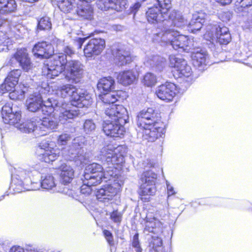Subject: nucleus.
<instances>
[{
    "mask_svg": "<svg viewBox=\"0 0 252 252\" xmlns=\"http://www.w3.org/2000/svg\"><path fill=\"white\" fill-rule=\"evenodd\" d=\"M9 252H25V251L20 246H13L10 248Z\"/></svg>",
    "mask_w": 252,
    "mask_h": 252,
    "instance_id": "bf43d9fd",
    "label": "nucleus"
},
{
    "mask_svg": "<svg viewBox=\"0 0 252 252\" xmlns=\"http://www.w3.org/2000/svg\"><path fill=\"white\" fill-rule=\"evenodd\" d=\"M215 1L221 6H225L231 3L233 0H215Z\"/></svg>",
    "mask_w": 252,
    "mask_h": 252,
    "instance_id": "052dcab7",
    "label": "nucleus"
},
{
    "mask_svg": "<svg viewBox=\"0 0 252 252\" xmlns=\"http://www.w3.org/2000/svg\"><path fill=\"white\" fill-rule=\"evenodd\" d=\"M98 96L104 107L114 104L117 101L124 100L127 97V94L125 91L120 90L115 91L112 93L111 92L99 93Z\"/></svg>",
    "mask_w": 252,
    "mask_h": 252,
    "instance_id": "f8f14e48",
    "label": "nucleus"
},
{
    "mask_svg": "<svg viewBox=\"0 0 252 252\" xmlns=\"http://www.w3.org/2000/svg\"><path fill=\"white\" fill-rule=\"evenodd\" d=\"M43 69L42 73L48 78L53 79L64 72L68 66L64 74L65 79L72 83L80 82L83 76V71L81 64L78 61L70 60L67 62V57L63 53H60L52 56Z\"/></svg>",
    "mask_w": 252,
    "mask_h": 252,
    "instance_id": "7ed1b4c3",
    "label": "nucleus"
},
{
    "mask_svg": "<svg viewBox=\"0 0 252 252\" xmlns=\"http://www.w3.org/2000/svg\"><path fill=\"white\" fill-rule=\"evenodd\" d=\"M116 63L119 66H124L133 62V58L129 53L124 50L118 49L115 54Z\"/></svg>",
    "mask_w": 252,
    "mask_h": 252,
    "instance_id": "b1692460",
    "label": "nucleus"
},
{
    "mask_svg": "<svg viewBox=\"0 0 252 252\" xmlns=\"http://www.w3.org/2000/svg\"><path fill=\"white\" fill-rule=\"evenodd\" d=\"M70 102L72 105L78 107H87L90 105L92 100L90 97L84 93H78L77 89L76 88L70 95Z\"/></svg>",
    "mask_w": 252,
    "mask_h": 252,
    "instance_id": "f3484780",
    "label": "nucleus"
},
{
    "mask_svg": "<svg viewBox=\"0 0 252 252\" xmlns=\"http://www.w3.org/2000/svg\"><path fill=\"white\" fill-rule=\"evenodd\" d=\"M25 0L29 2H33L34 1H37L38 0Z\"/></svg>",
    "mask_w": 252,
    "mask_h": 252,
    "instance_id": "338daca9",
    "label": "nucleus"
},
{
    "mask_svg": "<svg viewBox=\"0 0 252 252\" xmlns=\"http://www.w3.org/2000/svg\"><path fill=\"white\" fill-rule=\"evenodd\" d=\"M9 92V97L12 100H19L24 98L25 92L21 89H14Z\"/></svg>",
    "mask_w": 252,
    "mask_h": 252,
    "instance_id": "a19ab883",
    "label": "nucleus"
},
{
    "mask_svg": "<svg viewBox=\"0 0 252 252\" xmlns=\"http://www.w3.org/2000/svg\"><path fill=\"white\" fill-rule=\"evenodd\" d=\"M71 136L70 134L63 133L60 135L57 138V142L59 145H65L70 140Z\"/></svg>",
    "mask_w": 252,
    "mask_h": 252,
    "instance_id": "09e8293b",
    "label": "nucleus"
},
{
    "mask_svg": "<svg viewBox=\"0 0 252 252\" xmlns=\"http://www.w3.org/2000/svg\"><path fill=\"white\" fill-rule=\"evenodd\" d=\"M91 182H93L92 180L84 177L83 180V183L80 187V192L81 194L85 196L89 195L92 193L93 191L92 187L98 186V185H92L90 184Z\"/></svg>",
    "mask_w": 252,
    "mask_h": 252,
    "instance_id": "473e14b6",
    "label": "nucleus"
},
{
    "mask_svg": "<svg viewBox=\"0 0 252 252\" xmlns=\"http://www.w3.org/2000/svg\"><path fill=\"white\" fill-rule=\"evenodd\" d=\"M126 152L125 146L108 144L103 147L102 151L108 165L106 169L100 164L92 163L87 166L88 172L84 173V177L92 180L90 183L92 185H99L103 182L117 181L123 172Z\"/></svg>",
    "mask_w": 252,
    "mask_h": 252,
    "instance_id": "f257e3e1",
    "label": "nucleus"
},
{
    "mask_svg": "<svg viewBox=\"0 0 252 252\" xmlns=\"http://www.w3.org/2000/svg\"><path fill=\"white\" fill-rule=\"evenodd\" d=\"M157 2L156 5L161 11L162 14L168 15L169 10L171 8V0H155Z\"/></svg>",
    "mask_w": 252,
    "mask_h": 252,
    "instance_id": "c9c22d12",
    "label": "nucleus"
},
{
    "mask_svg": "<svg viewBox=\"0 0 252 252\" xmlns=\"http://www.w3.org/2000/svg\"><path fill=\"white\" fill-rule=\"evenodd\" d=\"M97 88L100 93L111 92L115 88V80L111 76L101 77L97 82Z\"/></svg>",
    "mask_w": 252,
    "mask_h": 252,
    "instance_id": "4be33fe9",
    "label": "nucleus"
},
{
    "mask_svg": "<svg viewBox=\"0 0 252 252\" xmlns=\"http://www.w3.org/2000/svg\"><path fill=\"white\" fill-rule=\"evenodd\" d=\"M40 109L43 113V114L45 116H49L51 113L53 112L54 108L52 106V105H46L43 103L42 104V107H41Z\"/></svg>",
    "mask_w": 252,
    "mask_h": 252,
    "instance_id": "864d4df0",
    "label": "nucleus"
},
{
    "mask_svg": "<svg viewBox=\"0 0 252 252\" xmlns=\"http://www.w3.org/2000/svg\"><path fill=\"white\" fill-rule=\"evenodd\" d=\"M166 14H162L161 11L156 5L149 8L146 12V16L147 21L151 24H156L165 20Z\"/></svg>",
    "mask_w": 252,
    "mask_h": 252,
    "instance_id": "6ab92c4d",
    "label": "nucleus"
},
{
    "mask_svg": "<svg viewBox=\"0 0 252 252\" xmlns=\"http://www.w3.org/2000/svg\"><path fill=\"white\" fill-rule=\"evenodd\" d=\"M157 191L156 186L141 183L137 190L138 198L143 203L149 202Z\"/></svg>",
    "mask_w": 252,
    "mask_h": 252,
    "instance_id": "dca6fc26",
    "label": "nucleus"
},
{
    "mask_svg": "<svg viewBox=\"0 0 252 252\" xmlns=\"http://www.w3.org/2000/svg\"><path fill=\"white\" fill-rule=\"evenodd\" d=\"M37 29L40 31H50L52 29V23L50 18L46 16L40 18L38 20Z\"/></svg>",
    "mask_w": 252,
    "mask_h": 252,
    "instance_id": "2f4dec72",
    "label": "nucleus"
},
{
    "mask_svg": "<svg viewBox=\"0 0 252 252\" xmlns=\"http://www.w3.org/2000/svg\"><path fill=\"white\" fill-rule=\"evenodd\" d=\"M162 35L163 39H167V42L170 43L175 50L181 49L185 51L190 46L191 41L188 36L177 34L171 30L164 31Z\"/></svg>",
    "mask_w": 252,
    "mask_h": 252,
    "instance_id": "0eeeda50",
    "label": "nucleus"
},
{
    "mask_svg": "<svg viewBox=\"0 0 252 252\" xmlns=\"http://www.w3.org/2000/svg\"><path fill=\"white\" fill-rule=\"evenodd\" d=\"M27 109L31 112H36L42 107L43 100L41 96L39 95H32L27 100Z\"/></svg>",
    "mask_w": 252,
    "mask_h": 252,
    "instance_id": "cd10ccee",
    "label": "nucleus"
},
{
    "mask_svg": "<svg viewBox=\"0 0 252 252\" xmlns=\"http://www.w3.org/2000/svg\"><path fill=\"white\" fill-rule=\"evenodd\" d=\"M40 185L42 188L51 189L56 186L55 179L51 175H46L40 182Z\"/></svg>",
    "mask_w": 252,
    "mask_h": 252,
    "instance_id": "e433bc0d",
    "label": "nucleus"
},
{
    "mask_svg": "<svg viewBox=\"0 0 252 252\" xmlns=\"http://www.w3.org/2000/svg\"><path fill=\"white\" fill-rule=\"evenodd\" d=\"M141 82L147 87H152L157 82L156 76L151 72H147L143 76Z\"/></svg>",
    "mask_w": 252,
    "mask_h": 252,
    "instance_id": "f704fd0d",
    "label": "nucleus"
},
{
    "mask_svg": "<svg viewBox=\"0 0 252 252\" xmlns=\"http://www.w3.org/2000/svg\"><path fill=\"white\" fill-rule=\"evenodd\" d=\"M204 21V19L201 18L199 16L195 19H192L189 23L191 32H194L200 30L202 28Z\"/></svg>",
    "mask_w": 252,
    "mask_h": 252,
    "instance_id": "4c0bfd02",
    "label": "nucleus"
},
{
    "mask_svg": "<svg viewBox=\"0 0 252 252\" xmlns=\"http://www.w3.org/2000/svg\"><path fill=\"white\" fill-rule=\"evenodd\" d=\"M59 8L65 13H70L75 7V0H56Z\"/></svg>",
    "mask_w": 252,
    "mask_h": 252,
    "instance_id": "c756f323",
    "label": "nucleus"
},
{
    "mask_svg": "<svg viewBox=\"0 0 252 252\" xmlns=\"http://www.w3.org/2000/svg\"><path fill=\"white\" fill-rule=\"evenodd\" d=\"M118 189L110 184L102 185L95 191L97 199L103 201L111 200L117 194Z\"/></svg>",
    "mask_w": 252,
    "mask_h": 252,
    "instance_id": "2eb2a0df",
    "label": "nucleus"
},
{
    "mask_svg": "<svg viewBox=\"0 0 252 252\" xmlns=\"http://www.w3.org/2000/svg\"><path fill=\"white\" fill-rule=\"evenodd\" d=\"M102 232L108 244L110 246H113L114 245V243L112 233L107 229H104Z\"/></svg>",
    "mask_w": 252,
    "mask_h": 252,
    "instance_id": "3c124183",
    "label": "nucleus"
},
{
    "mask_svg": "<svg viewBox=\"0 0 252 252\" xmlns=\"http://www.w3.org/2000/svg\"><path fill=\"white\" fill-rule=\"evenodd\" d=\"M21 75V71L19 69H14L10 71L7 74L5 78L7 80L18 83L19 79Z\"/></svg>",
    "mask_w": 252,
    "mask_h": 252,
    "instance_id": "c03bdc74",
    "label": "nucleus"
},
{
    "mask_svg": "<svg viewBox=\"0 0 252 252\" xmlns=\"http://www.w3.org/2000/svg\"><path fill=\"white\" fill-rule=\"evenodd\" d=\"M103 6L100 5L102 10L113 9L117 11H122L125 8L126 0H106L102 3Z\"/></svg>",
    "mask_w": 252,
    "mask_h": 252,
    "instance_id": "5701e85b",
    "label": "nucleus"
},
{
    "mask_svg": "<svg viewBox=\"0 0 252 252\" xmlns=\"http://www.w3.org/2000/svg\"><path fill=\"white\" fill-rule=\"evenodd\" d=\"M75 145V143H73V144L71 145V146L70 147V148H69V151H73V149L74 148Z\"/></svg>",
    "mask_w": 252,
    "mask_h": 252,
    "instance_id": "69168bd1",
    "label": "nucleus"
},
{
    "mask_svg": "<svg viewBox=\"0 0 252 252\" xmlns=\"http://www.w3.org/2000/svg\"><path fill=\"white\" fill-rule=\"evenodd\" d=\"M235 5L237 12H243L246 8L252 6V0H236Z\"/></svg>",
    "mask_w": 252,
    "mask_h": 252,
    "instance_id": "58836bf2",
    "label": "nucleus"
},
{
    "mask_svg": "<svg viewBox=\"0 0 252 252\" xmlns=\"http://www.w3.org/2000/svg\"><path fill=\"white\" fill-rule=\"evenodd\" d=\"M5 43V40H4V41L2 42L1 43L4 44V43ZM7 42H6V43H7Z\"/></svg>",
    "mask_w": 252,
    "mask_h": 252,
    "instance_id": "774afa93",
    "label": "nucleus"
},
{
    "mask_svg": "<svg viewBox=\"0 0 252 252\" xmlns=\"http://www.w3.org/2000/svg\"><path fill=\"white\" fill-rule=\"evenodd\" d=\"M63 54H64L66 57H67V56L71 57L73 55L75 54V51H74L73 48L71 47L68 46V45L65 46L63 48Z\"/></svg>",
    "mask_w": 252,
    "mask_h": 252,
    "instance_id": "6e6d98bb",
    "label": "nucleus"
},
{
    "mask_svg": "<svg viewBox=\"0 0 252 252\" xmlns=\"http://www.w3.org/2000/svg\"><path fill=\"white\" fill-rule=\"evenodd\" d=\"M106 47L105 40L100 37H93L89 39L83 48L84 56L91 58L101 54Z\"/></svg>",
    "mask_w": 252,
    "mask_h": 252,
    "instance_id": "6e6552de",
    "label": "nucleus"
},
{
    "mask_svg": "<svg viewBox=\"0 0 252 252\" xmlns=\"http://www.w3.org/2000/svg\"><path fill=\"white\" fill-rule=\"evenodd\" d=\"M162 223L158 219L146 216L145 219L144 231L153 233H156L157 229L161 228Z\"/></svg>",
    "mask_w": 252,
    "mask_h": 252,
    "instance_id": "bb28decb",
    "label": "nucleus"
},
{
    "mask_svg": "<svg viewBox=\"0 0 252 252\" xmlns=\"http://www.w3.org/2000/svg\"><path fill=\"white\" fill-rule=\"evenodd\" d=\"M132 246L135 248L136 252H142V249L140 247V242L139 240V234L136 233L132 238Z\"/></svg>",
    "mask_w": 252,
    "mask_h": 252,
    "instance_id": "8fccbe9b",
    "label": "nucleus"
},
{
    "mask_svg": "<svg viewBox=\"0 0 252 252\" xmlns=\"http://www.w3.org/2000/svg\"><path fill=\"white\" fill-rule=\"evenodd\" d=\"M38 146L41 150H44V152L38 156L41 162L51 163L60 156L59 152H57L54 148L50 147L48 141H43L39 144Z\"/></svg>",
    "mask_w": 252,
    "mask_h": 252,
    "instance_id": "ddd939ff",
    "label": "nucleus"
},
{
    "mask_svg": "<svg viewBox=\"0 0 252 252\" xmlns=\"http://www.w3.org/2000/svg\"><path fill=\"white\" fill-rule=\"evenodd\" d=\"M168 196H172L175 194L176 192L174 190V188L172 187H170L168 189L167 191Z\"/></svg>",
    "mask_w": 252,
    "mask_h": 252,
    "instance_id": "e2e57ef3",
    "label": "nucleus"
},
{
    "mask_svg": "<svg viewBox=\"0 0 252 252\" xmlns=\"http://www.w3.org/2000/svg\"><path fill=\"white\" fill-rule=\"evenodd\" d=\"M136 125L143 139L154 142L164 134L167 124L158 110L148 108L137 114Z\"/></svg>",
    "mask_w": 252,
    "mask_h": 252,
    "instance_id": "f03ea898",
    "label": "nucleus"
},
{
    "mask_svg": "<svg viewBox=\"0 0 252 252\" xmlns=\"http://www.w3.org/2000/svg\"><path fill=\"white\" fill-rule=\"evenodd\" d=\"M35 127V123L31 121H27L20 125V129L26 133L33 131Z\"/></svg>",
    "mask_w": 252,
    "mask_h": 252,
    "instance_id": "37998d69",
    "label": "nucleus"
},
{
    "mask_svg": "<svg viewBox=\"0 0 252 252\" xmlns=\"http://www.w3.org/2000/svg\"><path fill=\"white\" fill-rule=\"evenodd\" d=\"M11 186L16 193L21 192L26 189L23 182L17 178H14L12 180Z\"/></svg>",
    "mask_w": 252,
    "mask_h": 252,
    "instance_id": "ea45409f",
    "label": "nucleus"
},
{
    "mask_svg": "<svg viewBox=\"0 0 252 252\" xmlns=\"http://www.w3.org/2000/svg\"><path fill=\"white\" fill-rule=\"evenodd\" d=\"M1 117L3 122L9 125H14L19 124L21 119V112H12V108L4 105L1 109Z\"/></svg>",
    "mask_w": 252,
    "mask_h": 252,
    "instance_id": "4468645a",
    "label": "nucleus"
},
{
    "mask_svg": "<svg viewBox=\"0 0 252 252\" xmlns=\"http://www.w3.org/2000/svg\"><path fill=\"white\" fill-rule=\"evenodd\" d=\"M18 83L5 78L3 82L0 85V94H3L15 89Z\"/></svg>",
    "mask_w": 252,
    "mask_h": 252,
    "instance_id": "72a5a7b5",
    "label": "nucleus"
},
{
    "mask_svg": "<svg viewBox=\"0 0 252 252\" xmlns=\"http://www.w3.org/2000/svg\"><path fill=\"white\" fill-rule=\"evenodd\" d=\"M155 94L160 100L171 102L177 94V86L174 83L166 82L158 87Z\"/></svg>",
    "mask_w": 252,
    "mask_h": 252,
    "instance_id": "9b49d317",
    "label": "nucleus"
},
{
    "mask_svg": "<svg viewBox=\"0 0 252 252\" xmlns=\"http://www.w3.org/2000/svg\"><path fill=\"white\" fill-rule=\"evenodd\" d=\"M168 66L174 77L184 79H192L193 72L191 67L184 58L178 57L174 54L169 55Z\"/></svg>",
    "mask_w": 252,
    "mask_h": 252,
    "instance_id": "20e7f679",
    "label": "nucleus"
},
{
    "mask_svg": "<svg viewBox=\"0 0 252 252\" xmlns=\"http://www.w3.org/2000/svg\"><path fill=\"white\" fill-rule=\"evenodd\" d=\"M88 38V37H77L74 39L73 43L77 47V49H81L83 43L87 40Z\"/></svg>",
    "mask_w": 252,
    "mask_h": 252,
    "instance_id": "5fc2aeb1",
    "label": "nucleus"
},
{
    "mask_svg": "<svg viewBox=\"0 0 252 252\" xmlns=\"http://www.w3.org/2000/svg\"><path fill=\"white\" fill-rule=\"evenodd\" d=\"M157 179V174L152 169H148L141 173L139 180L141 184L156 186Z\"/></svg>",
    "mask_w": 252,
    "mask_h": 252,
    "instance_id": "a878e982",
    "label": "nucleus"
},
{
    "mask_svg": "<svg viewBox=\"0 0 252 252\" xmlns=\"http://www.w3.org/2000/svg\"><path fill=\"white\" fill-rule=\"evenodd\" d=\"M17 7L15 0H0V14H11L17 11Z\"/></svg>",
    "mask_w": 252,
    "mask_h": 252,
    "instance_id": "393cba45",
    "label": "nucleus"
},
{
    "mask_svg": "<svg viewBox=\"0 0 252 252\" xmlns=\"http://www.w3.org/2000/svg\"><path fill=\"white\" fill-rule=\"evenodd\" d=\"M95 128V125L92 120H87L84 122V128L87 133L94 130Z\"/></svg>",
    "mask_w": 252,
    "mask_h": 252,
    "instance_id": "603ef678",
    "label": "nucleus"
},
{
    "mask_svg": "<svg viewBox=\"0 0 252 252\" xmlns=\"http://www.w3.org/2000/svg\"><path fill=\"white\" fill-rule=\"evenodd\" d=\"M76 87L71 84H65L58 87L55 90L56 94L62 98H66L74 91Z\"/></svg>",
    "mask_w": 252,
    "mask_h": 252,
    "instance_id": "c85d7f7f",
    "label": "nucleus"
},
{
    "mask_svg": "<svg viewBox=\"0 0 252 252\" xmlns=\"http://www.w3.org/2000/svg\"><path fill=\"white\" fill-rule=\"evenodd\" d=\"M192 63L195 67L206 64V55L200 52H193L191 55Z\"/></svg>",
    "mask_w": 252,
    "mask_h": 252,
    "instance_id": "7c9ffc66",
    "label": "nucleus"
},
{
    "mask_svg": "<svg viewBox=\"0 0 252 252\" xmlns=\"http://www.w3.org/2000/svg\"><path fill=\"white\" fill-rule=\"evenodd\" d=\"M141 4L140 2H137L135 3L131 7V11L135 13L141 7Z\"/></svg>",
    "mask_w": 252,
    "mask_h": 252,
    "instance_id": "680f3d73",
    "label": "nucleus"
},
{
    "mask_svg": "<svg viewBox=\"0 0 252 252\" xmlns=\"http://www.w3.org/2000/svg\"><path fill=\"white\" fill-rule=\"evenodd\" d=\"M18 63L22 69L26 72L32 69V64L26 47L18 48L11 56L7 63V65L13 67Z\"/></svg>",
    "mask_w": 252,
    "mask_h": 252,
    "instance_id": "39448f33",
    "label": "nucleus"
},
{
    "mask_svg": "<svg viewBox=\"0 0 252 252\" xmlns=\"http://www.w3.org/2000/svg\"><path fill=\"white\" fill-rule=\"evenodd\" d=\"M122 121L105 120L102 124V128L105 134L109 137L115 138H123L125 133L126 129Z\"/></svg>",
    "mask_w": 252,
    "mask_h": 252,
    "instance_id": "423d86ee",
    "label": "nucleus"
},
{
    "mask_svg": "<svg viewBox=\"0 0 252 252\" xmlns=\"http://www.w3.org/2000/svg\"><path fill=\"white\" fill-rule=\"evenodd\" d=\"M5 23V20L0 15V28L2 26V25Z\"/></svg>",
    "mask_w": 252,
    "mask_h": 252,
    "instance_id": "0e129e2a",
    "label": "nucleus"
},
{
    "mask_svg": "<svg viewBox=\"0 0 252 252\" xmlns=\"http://www.w3.org/2000/svg\"><path fill=\"white\" fill-rule=\"evenodd\" d=\"M104 113L113 120L128 122V116L126 109L122 105L114 104L104 107Z\"/></svg>",
    "mask_w": 252,
    "mask_h": 252,
    "instance_id": "1a4fd4ad",
    "label": "nucleus"
},
{
    "mask_svg": "<svg viewBox=\"0 0 252 252\" xmlns=\"http://www.w3.org/2000/svg\"><path fill=\"white\" fill-rule=\"evenodd\" d=\"M110 219L115 223H120L122 220V214L118 210H114L110 213Z\"/></svg>",
    "mask_w": 252,
    "mask_h": 252,
    "instance_id": "de8ad7c7",
    "label": "nucleus"
},
{
    "mask_svg": "<svg viewBox=\"0 0 252 252\" xmlns=\"http://www.w3.org/2000/svg\"><path fill=\"white\" fill-rule=\"evenodd\" d=\"M58 169L60 171V179L62 183L67 185L71 183L74 174L73 168L66 164H62L59 166Z\"/></svg>",
    "mask_w": 252,
    "mask_h": 252,
    "instance_id": "aec40b11",
    "label": "nucleus"
},
{
    "mask_svg": "<svg viewBox=\"0 0 252 252\" xmlns=\"http://www.w3.org/2000/svg\"><path fill=\"white\" fill-rule=\"evenodd\" d=\"M160 245L157 246H153L152 249V252H164V248L162 246V242L160 241Z\"/></svg>",
    "mask_w": 252,
    "mask_h": 252,
    "instance_id": "13d9d810",
    "label": "nucleus"
},
{
    "mask_svg": "<svg viewBox=\"0 0 252 252\" xmlns=\"http://www.w3.org/2000/svg\"><path fill=\"white\" fill-rule=\"evenodd\" d=\"M41 125L47 129H53L57 127L58 124L51 118L45 117L42 118Z\"/></svg>",
    "mask_w": 252,
    "mask_h": 252,
    "instance_id": "a18cd8bd",
    "label": "nucleus"
},
{
    "mask_svg": "<svg viewBox=\"0 0 252 252\" xmlns=\"http://www.w3.org/2000/svg\"><path fill=\"white\" fill-rule=\"evenodd\" d=\"M138 79V73L133 69L121 71L117 76L118 83L125 86L133 84Z\"/></svg>",
    "mask_w": 252,
    "mask_h": 252,
    "instance_id": "a211bd4d",
    "label": "nucleus"
},
{
    "mask_svg": "<svg viewBox=\"0 0 252 252\" xmlns=\"http://www.w3.org/2000/svg\"><path fill=\"white\" fill-rule=\"evenodd\" d=\"M77 115V113L76 111L66 110L61 114L60 117L63 120H67L74 118Z\"/></svg>",
    "mask_w": 252,
    "mask_h": 252,
    "instance_id": "49530a36",
    "label": "nucleus"
},
{
    "mask_svg": "<svg viewBox=\"0 0 252 252\" xmlns=\"http://www.w3.org/2000/svg\"><path fill=\"white\" fill-rule=\"evenodd\" d=\"M76 11L78 15L84 18H86L87 14L89 12V10L86 8H78Z\"/></svg>",
    "mask_w": 252,
    "mask_h": 252,
    "instance_id": "4d7b16f0",
    "label": "nucleus"
},
{
    "mask_svg": "<svg viewBox=\"0 0 252 252\" xmlns=\"http://www.w3.org/2000/svg\"><path fill=\"white\" fill-rule=\"evenodd\" d=\"M32 53L36 58L48 59L53 55L54 49L51 43L42 40L37 42L33 46Z\"/></svg>",
    "mask_w": 252,
    "mask_h": 252,
    "instance_id": "9d476101",
    "label": "nucleus"
},
{
    "mask_svg": "<svg viewBox=\"0 0 252 252\" xmlns=\"http://www.w3.org/2000/svg\"><path fill=\"white\" fill-rule=\"evenodd\" d=\"M215 37L217 42L220 44L226 45L231 40V36L228 29L223 26H219L216 28Z\"/></svg>",
    "mask_w": 252,
    "mask_h": 252,
    "instance_id": "412c9836",
    "label": "nucleus"
},
{
    "mask_svg": "<svg viewBox=\"0 0 252 252\" xmlns=\"http://www.w3.org/2000/svg\"><path fill=\"white\" fill-rule=\"evenodd\" d=\"M170 19L172 21L175 26L180 27H181L184 23V19L183 17L176 11H174L173 14L170 15H167Z\"/></svg>",
    "mask_w": 252,
    "mask_h": 252,
    "instance_id": "79ce46f5",
    "label": "nucleus"
}]
</instances>
